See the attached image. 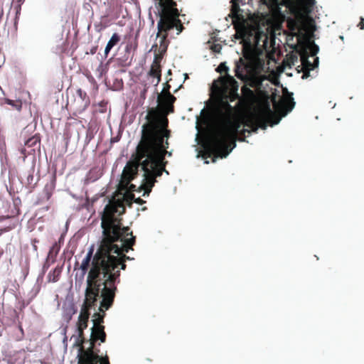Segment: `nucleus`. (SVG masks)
<instances>
[{
	"label": "nucleus",
	"mask_w": 364,
	"mask_h": 364,
	"mask_svg": "<svg viewBox=\"0 0 364 364\" xmlns=\"http://www.w3.org/2000/svg\"><path fill=\"white\" fill-rule=\"evenodd\" d=\"M125 210L124 201L120 199H114L105 206L102 215V235L99 247L95 254L94 245L90 247L80 267L82 278L90 266L102 280L101 297L106 309L113 304L117 290L116 284L120 282V270L126 269L125 262L130 259L126 253L133 250L136 242L130 228L122 227V220L116 217L124 213Z\"/></svg>",
	"instance_id": "nucleus-1"
},
{
	"label": "nucleus",
	"mask_w": 364,
	"mask_h": 364,
	"mask_svg": "<svg viewBox=\"0 0 364 364\" xmlns=\"http://www.w3.org/2000/svg\"><path fill=\"white\" fill-rule=\"evenodd\" d=\"M148 122L142 126L141 139L122 173L120 183L127 186L138 175L139 168L144 171L142 183L139 187L145 194H149L156 182L166 171V155L171 156L168 151L171 136V131L168 129V119H151L150 114L146 117Z\"/></svg>",
	"instance_id": "nucleus-2"
},
{
	"label": "nucleus",
	"mask_w": 364,
	"mask_h": 364,
	"mask_svg": "<svg viewBox=\"0 0 364 364\" xmlns=\"http://www.w3.org/2000/svg\"><path fill=\"white\" fill-rule=\"evenodd\" d=\"M220 75L210 86L209 99L203 113L205 126L202 150L199 155L205 160L211 158L214 163L217 159L228 156V65L221 63L215 69ZM208 164V161H205Z\"/></svg>",
	"instance_id": "nucleus-3"
},
{
	"label": "nucleus",
	"mask_w": 364,
	"mask_h": 364,
	"mask_svg": "<svg viewBox=\"0 0 364 364\" xmlns=\"http://www.w3.org/2000/svg\"><path fill=\"white\" fill-rule=\"evenodd\" d=\"M272 101L277 114L272 110L269 102L266 101L261 107L245 119L244 126L248 127L255 132L258 128L265 129L268 124L270 126L277 124L282 117L291 112L295 105L291 96L282 98L279 102H277L276 97L274 96Z\"/></svg>",
	"instance_id": "nucleus-4"
},
{
	"label": "nucleus",
	"mask_w": 364,
	"mask_h": 364,
	"mask_svg": "<svg viewBox=\"0 0 364 364\" xmlns=\"http://www.w3.org/2000/svg\"><path fill=\"white\" fill-rule=\"evenodd\" d=\"M154 6L157 10L156 14L159 17L156 37L159 38V51L161 54H163L166 52L169 44L168 31L176 28L178 35L183 31L184 27L179 19L181 12L178 8L158 6L157 4H154Z\"/></svg>",
	"instance_id": "nucleus-5"
},
{
	"label": "nucleus",
	"mask_w": 364,
	"mask_h": 364,
	"mask_svg": "<svg viewBox=\"0 0 364 364\" xmlns=\"http://www.w3.org/2000/svg\"><path fill=\"white\" fill-rule=\"evenodd\" d=\"M91 332V338L90 339V347L85 349L81 346L79 349L77 355V364H110L109 357L105 355H100L99 350L95 349V343L98 340L102 343L106 341V333L105 332V326L98 325L93 326Z\"/></svg>",
	"instance_id": "nucleus-6"
},
{
	"label": "nucleus",
	"mask_w": 364,
	"mask_h": 364,
	"mask_svg": "<svg viewBox=\"0 0 364 364\" xmlns=\"http://www.w3.org/2000/svg\"><path fill=\"white\" fill-rule=\"evenodd\" d=\"M102 286H103L102 280L100 276L94 270L90 269L87 277L85 298L82 306L92 309L96 305L100 293H102Z\"/></svg>",
	"instance_id": "nucleus-7"
},
{
	"label": "nucleus",
	"mask_w": 364,
	"mask_h": 364,
	"mask_svg": "<svg viewBox=\"0 0 364 364\" xmlns=\"http://www.w3.org/2000/svg\"><path fill=\"white\" fill-rule=\"evenodd\" d=\"M158 101L161 105L162 109L167 113L173 112V103L176 101V97L171 94L169 90H167L163 94L159 95Z\"/></svg>",
	"instance_id": "nucleus-8"
},
{
	"label": "nucleus",
	"mask_w": 364,
	"mask_h": 364,
	"mask_svg": "<svg viewBox=\"0 0 364 364\" xmlns=\"http://www.w3.org/2000/svg\"><path fill=\"white\" fill-rule=\"evenodd\" d=\"M260 2L266 5L272 11L277 12L279 11V5L292 8L296 6L297 0H260Z\"/></svg>",
	"instance_id": "nucleus-9"
},
{
	"label": "nucleus",
	"mask_w": 364,
	"mask_h": 364,
	"mask_svg": "<svg viewBox=\"0 0 364 364\" xmlns=\"http://www.w3.org/2000/svg\"><path fill=\"white\" fill-rule=\"evenodd\" d=\"M232 113V107L229 104V154L236 146L237 132H239L238 129L240 127V125H238L237 127H235L231 119Z\"/></svg>",
	"instance_id": "nucleus-10"
},
{
	"label": "nucleus",
	"mask_w": 364,
	"mask_h": 364,
	"mask_svg": "<svg viewBox=\"0 0 364 364\" xmlns=\"http://www.w3.org/2000/svg\"><path fill=\"white\" fill-rule=\"evenodd\" d=\"M90 98H85V101L80 100V98L75 97L73 102L71 104V107L74 110V114H81L84 112L90 105Z\"/></svg>",
	"instance_id": "nucleus-11"
},
{
	"label": "nucleus",
	"mask_w": 364,
	"mask_h": 364,
	"mask_svg": "<svg viewBox=\"0 0 364 364\" xmlns=\"http://www.w3.org/2000/svg\"><path fill=\"white\" fill-rule=\"evenodd\" d=\"M103 299V297H102ZM103 299H102L100 302V306L99 307V312L95 313L93 315L92 322L94 323L93 326H98V325H101L104 322V318L105 316V311L108 310L109 308L106 309V307L102 306Z\"/></svg>",
	"instance_id": "nucleus-12"
},
{
	"label": "nucleus",
	"mask_w": 364,
	"mask_h": 364,
	"mask_svg": "<svg viewBox=\"0 0 364 364\" xmlns=\"http://www.w3.org/2000/svg\"><path fill=\"white\" fill-rule=\"evenodd\" d=\"M89 319L78 318L77 322V331L78 341L82 343L85 341L84 330L87 328Z\"/></svg>",
	"instance_id": "nucleus-13"
},
{
	"label": "nucleus",
	"mask_w": 364,
	"mask_h": 364,
	"mask_svg": "<svg viewBox=\"0 0 364 364\" xmlns=\"http://www.w3.org/2000/svg\"><path fill=\"white\" fill-rule=\"evenodd\" d=\"M301 60L302 69H305V70L308 69V68H311V70H313L315 68L318 67V57H316L314 58V62L313 63H311L308 60V56L306 54L301 55Z\"/></svg>",
	"instance_id": "nucleus-14"
},
{
	"label": "nucleus",
	"mask_w": 364,
	"mask_h": 364,
	"mask_svg": "<svg viewBox=\"0 0 364 364\" xmlns=\"http://www.w3.org/2000/svg\"><path fill=\"white\" fill-rule=\"evenodd\" d=\"M121 40V38L119 36V34L117 33H114L111 38L109 40L106 47H105V57H107L109 53L110 52V50H112V48L117 46L119 41Z\"/></svg>",
	"instance_id": "nucleus-15"
},
{
	"label": "nucleus",
	"mask_w": 364,
	"mask_h": 364,
	"mask_svg": "<svg viewBox=\"0 0 364 364\" xmlns=\"http://www.w3.org/2000/svg\"><path fill=\"white\" fill-rule=\"evenodd\" d=\"M60 250V246L57 242H55L50 247L47 257L51 260V263H54L56 259V257Z\"/></svg>",
	"instance_id": "nucleus-16"
},
{
	"label": "nucleus",
	"mask_w": 364,
	"mask_h": 364,
	"mask_svg": "<svg viewBox=\"0 0 364 364\" xmlns=\"http://www.w3.org/2000/svg\"><path fill=\"white\" fill-rule=\"evenodd\" d=\"M161 65L156 64H152L150 71H149V75L152 76L154 77L157 78V83L161 80Z\"/></svg>",
	"instance_id": "nucleus-17"
},
{
	"label": "nucleus",
	"mask_w": 364,
	"mask_h": 364,
	"mask_svg": "<svg viewBox=\"0 0 364 364\" xmlns=\"http://www.w3.org/2000/svg\"><path fill=\"white\" fill-rule=\"evenodd\" d=\"M62 268L56 267L52 272L48 274V279L50 282H56L59 279L61 274Z\"/></svg>",
	"instance_id": "nucleus-18"
},
{
	"label": "nucleus",
	"mask_w": 364,
	"mask_h": 364,
	"mask_svg": "<svg viewBox=\"0 0 364 364\" xmlns=\"http://www.w3.org/2000/svg\"><path fill=\"white\" fill-rule=\"evenodd\" d=\"M154 4L177 8V3L174 0H154Z\"/></svg>",
	"instance_id": "nucleus-19"
},
{
	"label": "nucleus",
	"mask_w": 364,
	"mask_h": 364,
	"mask_svg": "<svg viewBox=\"0 0 364 364\" xmlns=\"http://www.w3.org/2000/svg\"><path fill=\"white\" fill-rule=\"evenodd\" d=\"M90 309H91L82 305L78 318L89 319L90 316Z\"/></svg>",
	"instance_id": "nucleus-20"
},
{
	"label": "nucleus",
	"mask_w": 364,
	"mask_h": 364,
	"mask_svg": "<svg viewBox=\"0 0 364 364\" xmlns=\"http://www.w3.org/2000/svg\"><path fill=\"white\" fill-rule=\"evenodd\" d=\"M40 142V139L37 136H34L30 139H28L26 142L25 145L28 147H32L36 145L37 143Z\"/></svg>",
	"instance_id": "nucleus-21"
},
{
	"label": "nucleus",
	"mask_w": 364,
	"mask_h": 364,
	"mask_svg": "<svg viewBox=\"0 0 364 364\" xmlns=\"http://www.w3.org/2000/svg\"><path fill=\"white\" fill-rule=\"evenodd\" d=\"M129 198L130 199V201L129 202V205H132V200H134V203H136L139 205H142V204L145 203V200H144L141 198H135L134 194H130Z\"/></svg>",
	"instance_id": "nucleus-22"
},
{
	"label": "nucleus",
	"mask_w": 364,
	"mask_h": 364,
	"mask_svg": "<svg viewBox=\"0 0 364 364\" xmlns=\"http://www.w3.org/2000/svg\"><path fill=\"white\" fill-rule=\"evenodd\" d=\"M75 97L80 98V100H83L84 101H85V98H89L87 93L81 89L77 90Z\"/></svg>",
	"instance_id": "nucleus-23"
},
{
	"label": "nucleus",
	"mask_w": 364,
	"mask_h": 364,
	"mask_svg": "<svg viewBox=\"0 0 364 364\" xmlns=\"http://www.w3.org/2000/svg\"><path fill=\"white\" fill-rule=\"evenodd\" d=\"M319 50V48L317 45L315 43H313V45L310 48V53L312 56L316 55Z\"/></svg>",
	"instance_id": "nucleus-24"
},
{
	"label": "nucleus",
	"mask_w": 364,
	"mask_h": 364,
	"mask_svg": "<svg viewBox=\"0 0 364 364\" xmlns=\"http://www.w3.org/2000/svg\"><path fill=\"white\" fill-rule=\"evenodd\" d=\"M222 48V46L220 44H213L211 46H210V49L215 52V53H220V50Z\"/></svg>",
	"instance_id": "nucleus-25"
},
{
	"label": "nucleus",
	"mask_w": 364,
	"mask_h": 364,
	"mask_svg": "<svg viewBox=\"0 0 364 364\" xmlns=\"http://www.w3.org/2000/svg\"><path fill=\"white\" fill-rule=\"evenodd\" d=\"M303 70V75H302V78L303 79H306L307 77H309V73H310V71H311V68H308V69H302Z\"/></svg>",
	"instance_id": "nucleus-26"
},
{
	"label": "nucleus",
	"mask_w": 364,
	"mask_h": 364,
	"mask_svg": "<svg viewBox=\"0 0 364 364\" xmlns=\"http://www.w3.org/2000/svg\"><path fill=\"white\" fill-rule=\"evenodd\" d=\"M77 312V309L75 308L74 305L72 306V309L70 314L67 318V321L69 322L72 319V316Z\"/></svg>",
	"instance_id": "nucleus-27"
},
{
	"label": "nucleus",
	"mask_w": 364,
	"mask_h": 364,
	"mask_svg": "<svg viewBox=\"0 0 364 364\" xmlns=\"http://www.w3.org/2000/svg\"><path fill=\"white\" fill-rule=\"evenodd\" d=\"M53 263H51V260L50 259H48V257L46 258V260L43 264V269H48L49 268V267L50 266V264H52Z\"/></svg>",
	"instance_id": "nucleus-28"
},
{
	"label": "nucleus",
	"mask_w": 364,
	"mask_h": 364,
	"mask_svg": "<svg viewBox=\"0 0 364 364\" xmlns=\"http://www.w3.org/2000/svg\"><path fill=\"white\" fill-rule=\"evenodd\" d=\"M161 59V58L159 55H156L155 58H154V60L153 64H156V63L157 65H160Z\"/></svg>",
	"instance_id": "nucleus-29"
},
{
	"label": "nucleus",
	"mask_w": 364,
	"mask_h": 364,
	"mask_svg": "<svg viewBox=\"0 0 364 364\" xmlns=\"http://www.w3.org/2000/svg\"><path fill=\"white\" fill-rule=\"evenodd\" d=\"M358 26H359L360 29H364V18L363 17H360V22H359Z\"/></svg>",
	"instance_id": "nucleus-30"
},
{
	"label": "nucleus",
	"mask_w": 364,
	"mask_h": 364,
	"mask_svg": "<svg viewBox=\"0 0 364 364\" xmlns=\"http://www.w3.org/2000/svg\"><path fill=\"white\" fill-rule=\"evenodd\" d=\"M18 329L20 330L21 331V336H23L24 335V332H23V327H22V324L21 322H18Z\"/></svg>",
	"instance_id": "nucleus-31"
},
{
	"label": "nucleus",
	"mask_w": 364,
	"mask_h": 364,
	"mask_svg": "<svg viewBox=\"0 0 364 364\" xmlns=\"http://www.w3.org/2000/svg\"><path fill=\"white\" fill-rule=\"evenodd\" d=\"M33 243H36V242H38V240H37L36 239H34V240H33ZM33 249H34L36 251L38 250V247H37L36 244H33Z\"/></svg>",
	"instance_id": "nucleus-32"
},
{
	"label": "nucleus",
	"mask_w": 364,
	"mask_h": 364,
	"mask_svg": "<svg viewBox=\"0 0 364 364\" xmlns=\"http://www.w3.org/2000/svg\"><path fill=\"white\" fill-rule=\"evenodd\" d=\"M6 102L8 104V105H14V101L11 100H9V99H6Z\"/></svg>",
	"instance_id": "nucleus-33"
},
{
	"label": "nucleus",
	"mask_w": 364,
	"mask_h": 364,
	"mask_svg": "<svg viewBox=\"0 0 364 364\" xmlns=\"http://www.w3.org/2000/svg\"><path fill=\"white\" fill-rule=\"evenodd\" d=\"M136 186L135 185H133V184H131L130 185V187H129V190L132 191H134L136 189Z\"/></svg>",
	"instance_id": "nucleus-34"
},
{
	"label": "nucleus",
	"mask_w": 364,
	"mask_h": 364,
	"mask_svg": "<svg viewBox=\"0 0 364 364\" xmlns=\"http://www.w3.org/2000/svg\"><path fill=\"white\" fill-rule=\"evenodd\" d=\"M33 178V176L32 174L28 176V181H32Z\"/></svg>",
	"instance_id": "nucleus-35"
},
{
	"label": "nucleus",
	"mask_w": 364,
	"mask_h": 364,
	"mask_svg": "<svg viewBox=\"0 0 364 364\" xmlns=\"http://www.w3.org/2000/svg\"><path fill=\"white\" fill-rule=\"evenodd\" d=\"M149 17L151 18V24L154 25V20L153 19V18L151 17V14H149Z\"/></svg>",
	"instance_id": "nucleus-36"
},
{
	"label": "nucleus",
	"mask_w": 364,
	"mask_h": 364,
	"mask_svg": "<svg viewBox=\"0 0 364 364\" xmlns=\"http://www.w3.org/2000/svg\"><path fill=\"white\" fill-rule=\"evenodd\" d=\"M170 87H171L170 85H167V87L166 88H164V92H166L167 90H169Z\"/></svg>",
	"instance_id": "nucleus-37"
},
{
	"label": "nucleus",
	"mask_w": 364,
	"mask_h": 364,
	"mask_svg": "<svg viewBox=\"0 0 364 364\" xmlns=\"http://www.w3.org/2000/svg\"><path fill=\"white\" fill-rule=\"evenodd\" d=\"M21 105H18L17 106V109H21Z\"/></svg>",
	"instance_id": "nucleus-38"
},
{
	"label": "nucleus",
	"mask_w": 364,
	"mask_h": 364,
	"mask_svg": "<svg viewBox=\"0 0 364 364\" xmlns=\"http://www.w3.org/2000/svg\"><path fill=\"white\" fill-rule=\"evenodd\" d=\"M23 336H21V337H20V338H18V341H21V339H22Z\"/></svg>",
	"instance_id": "nucleus-39"
},
{
	"label": "nucleus",
	"mask_w": 364,
	"mask_h": 364,
	"mask_svg": "<svg viewBox=\"0 0 364 364\" xmlns=\"http://www.w3.org/2000/svg\"><path fill=\"white\" fill-rule=\"evenodd\" d=\"M23 336H21V337H20V338H18V341H21V339H22Z\"/></svg>",
	"instance_id": "nucleus-40"
}]
</instances>
